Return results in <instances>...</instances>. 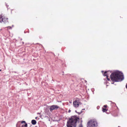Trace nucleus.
Listing matches in <instances>:
<instances>
[{"label":"nucleus","mask_w":127,"mask_h":127,"mask_svg":"<svg viewBox=\"0 0 127 127\" xmlns=\"http://www.w3.org/2000/svg\"><path fill=\"white\" fill-rule=\"evenodd\" d=\"M7 28H8V29H12V28L10 26L8 27Z\"/></svg>","instance_id":"13"},{"label":"nucleus","mask_w":127,"mask_h":127,"mask_svg":"<svg viewBox=\"0 0 127 127\" xmlns=\"http://www.w3.org/2000/svg\"><path fill=\"white\" fill-rule=\"evenodd\" d=\"M79 118L76 116H72L67 122V127H76L77 122L79 120Z\"/></svg>","instance_id":"2"},{"label":"nucleus","mask_w":127,"mask_h":127,"mask_svg":"<svg viewBox=\"0 0 127 127\" xmlns=\"http://www.w3.org/2000/svg\"><path fill=\"white\" fill-rule=\"evenodd\" d=\"M102 111L103 112H105L107 111V109L105 108H102Z\"/></svg>","instance_id":"10"},{"label":"nucleus","mask_w":127,"mask_h":127,"mask_svg":"<svg viewBox=\"0 0 127 127\" xmlns=\"http://www.w3.org/2000/svg\"><path fill=\"white\" fill-rule=\"evenodd\" d=\"M109 72L110 73V72L109 71H106L104 72L103 74V75L104 76H106V78H107V79L108 81H109L110 80V79L108 78V73Z\"/></svg>","instance_id":"7"},{"label":"nucleus","mask_w":127,"mask_h":127,"mask_svg":"<svg viewBox=\"0 0 127 127\" xmlns=\"http://www.w3.org/2000/svg\"><path fill=\"white\" fill-rule=\"evenodd\" d=\"M71 110H68V112H70Z\"/></svg>","instance_id":"17"},{"label":"nucleus","mask_w":127,"mask_h":127,"mask_svg":"<svg viewBox=\"0 0 127 127\" xmlns=\"http://www.w3.org/2000/svg\"><path fill=\"white\" fill-rule=\"evenodd\" d=\"M103 107H104V108H106L107 107V105H104Z\"/></svg>","instance_id":"14"},{"label":"nucleus","mask_w":127,"mask_h":127,"mask_svg":"<svg viewBox=\"0 0 127 127\" xmlns=\"http://www.w3.org/2000/svg\"><path fill=\"white\" fill-rule=\"evenodd\" d=\"M37 127V126H36V127Z\"/></svg>","instance_id":"20"},{"label":"nucleus","mask_w":127,"mask_h":127,"mask_svg":"<svg viewBox=\"0 0 127 127\" xmlns=\"http://www.w3.org/2000/svg\"><path fill=\"white\" fill-rule=\"evenodd\" d=\"M110 78L113 82H117L122 80L123 78V73L119 71L114 72L111 74Z\"/></svg>","instance_id":"1"},{"label":"nucleus","mask_w":127,"mask_h":127,"mask_svg":"<svg viewBox=\"0 0 127 127\" xmlns=\"http://www.w3.org/2000/svg\"><path fill=\"white\" fill-rule=\"evenodd\" d=\"M79 127H83V126L81 124L79 125Z\"/></svg>","instance_id":"12"},{"label":"nucleus","mask_w":127,"mask_h":127,"mask_svg":"<svg viewBox=\"0 0 127 127\" xmlns=\"http://www.w3.org/2000/svg\"><path fill=\"white\" fill-rule=\"evenodd\" d=\"M31 123L32 125H34L36 124V122L35 120H33L32 121Z\"/></svg>","instance_id":"9"},{"label":"nucleus","mask_w":127,"mask_h":127,"mask_svg":"<svg viewBox=\"0 0 127 127\" xmlns=\"http://www.w3.org/2000/svg\"><path fill=\"white\" fill-rule=\"evenodd\" d=\"M0 22L1 23L3 22L6 24L8 22V19L4 16L0 15Z\"/></svg>","instance_id":"4"},{"label":"nucleus","mask_w":127,"mask_h":127,"mask_svg":"<svg viewBox=\"0 0 127 127\" xmlns=\"http://www.w3.org/2000/svg\"><path fill=\"white\" fill-rule=\"evenodd\" d=\"M13 10H14V9H13L11 10V13L12 12V11H13Z\"/></svg>","instance_id":"16"},{"label":"nucleus","mask_w":127,"mask_h":127,"mask_svg":"<svg viewBox=\"0 0 127 127\" xmlns=\"http://www.w3.org/2000/svg\"><path fill=\"white\" fill-rule=\"evenodd\" d=\"M87 125L88 127H97V123L96 121L92 120L88 122Z\"/></svg>","instance_id":"3"},{"label":"nucleus","mask_w":127,"mask_h":127,"mask_svg":"<svg viewBox=\"0 0 127 127\" xmlns=\"http://www.w3.org/2000/svg\"><path fill=\"white\" fill-rule=\"evenodd\" d=\"M2 30V29H0V31H1Z\"/></svg>","instance_id":"19"},{"label":"nucleus","mask_w":127,"mask_h":127,"mask_svg":"<svg viewBox=\"0 0 127 127\" xmlns=\"http://www.w3.org/2000/svg\"><path fill=\"white\" fill-rule=\"evenodd\" d=\"M59 108V107L56 105H53L51 106L50 108V110L51 111H52L53 110Z\"/></svg>","instance_id":"6"},{"label":"nucleus","mask_w":127,"mask_h":127,"mask_svg":"<svg viewBox=\"0 0 127 127\" xmlns=\"http://www.w3.org/2000/svg\"><path fill=\"white\" fill-rule=\"evenodd\" d=\"M19 122H20L22 124H23V123H24L25 124L26 123L25 121H20Z\"/></svg>","instance_id":"11"},{"label":"nucleus","mask_w":127,"mask_h":127,"mask_svg":"<svg viewBox=\"0 0 127 127\" xmlns=\"http://www.w3.org/2000/svg\"><path fill=\"white\" fill-rule=\"evenodd\" d=\"M126 88H127V83L126 84Z\"/></svg>","instance_id":"15"},{"label":"nucleus","mask_w":127,"mask_h":127,"mask_svg":"<svg viewBox=\"0 0 127 127\" xmlns=\"http://www.w3.org/2000/svg\"><path fill=\"white\" fill-rule=\"evenodd\" d=\"M80 104H81V103L78 98L76 99L73 102V105L75 107H78Z\"/></svg>","instance_id":"5"},{"label":"nucleus","mask_w":127,"mask_h":127,"mask_svg":"<svg viewBox=\"0 0 127 127\" xmlns=\"http://www.w3.org/2000/svg\"><path fill=\"white\" fill-rule=\"evenodd\" d=\"M1 71V69H0V71Z\"/></svg>","instance_id":"18"},{"label":"nucleus","mask_w":127,"mask_h":127,"mask_svg":"<svg viewBox=\"0 0 127 127\" xmlns=\"http://www.w3.org/2000/svg\"><path fill=\"white\" fill-rule=\"evenodd\" d=\"M28 125L27 123H26L24 125H22L21 127H28ZM20 125H19V123H18L16 125L17 127H20Z\"/></svg>","instance_id":"8"}]
</instances>
